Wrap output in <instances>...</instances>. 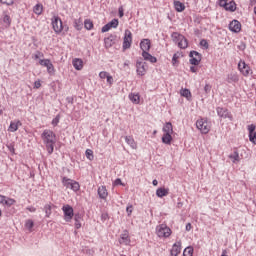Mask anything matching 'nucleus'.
<instances>
[{
  "label": "nucleus",
  "instance_id": "obj_1",
  "mask_svg": "<svg viewBox=\"0 0 256 256\" xmlns=\"http://www.w3.org/2000/svg\"><path fill=\"white\" fill-rule=\"evenodd\" d=\"M41 139L46 146L48 154L52 155L55 149V143H57V135L53 133V130L45 129L41 134Z\"/></svg>",
  "mask_w": 256,
  "mask_h": 256
},
{
  "label": "nucleus",
  "instance_id": "obj_2",
  "mask_svg": "<svg viewBox=\"0 0 256 256\" xmlns=\"http://www.w3.org/2000/svg\"><path fill=\"white\" fill-rule=\"evenodd\" d=\"M52 27L54 33H56L57 35H59V33H62L64 30L66 32L69 31V27L63 26V21L61 20V18H59V16H54L52 18Z\"/></svg>",
  "mask_w": 256,
  "mask_h": 256
},
{
  "label": "nucleus",
  "instance_id": "obj_3",
  "mask_svg": "<svg viewBox=\"0 0 256 256\" xmlns=\"http://www.w3.org/2000/svg\"><path fill=\"white\" fill-rule=\"evenodd\" d=\"M196 127L200 131V133H203L204 135H207V133L211 131V123L205 118L197 120Z\"/></svg>",
  "mask_w": 256,
  "mask_h": 256
},
{
  "label": "nucleus",
  "instance_id": "obj_4",
  "mask_svg": "<svg viewBox=\"0 0 256 256\" xmlns=\"http://www.w3.org/2000/svg\"><path fill=\"white\" fill-rule=\"evenodd\" d=\"M62 184L64 187H66V189H71L75 193H77V191L81 189V185H79V182L67 177L62 178Z\"/></svg>",
  "mask_w": 256,
  "mask_h": 256
},
{
  "label": "nucleus",
  "instance_id": "obj_5",
  "mask_svg": "<svg viewBox=\"0 0 256 256\" xmlns=\"http://www.w3.org/2000/svg\"><path fill=\"white\" fill-rule=\"evenodd\" d=\"M157 236L160 238L171 237V228H169L166 224H160L156 227Z\"/></svg>",
  "mask_w": 256,
  "mask_h": 256
},
{
  "label": "nucleus",
  "instance_id": "obj_6",
  "mask_svg": "<svg viewBox=\"0 0 256 256\" xmlns=\"http://www.w3.org/2000/svg\"><path fill=\"white\" fill-rule=\"evenodd\" d=\"M172 39H174V41L178 42V47L180 49H187L188 42H187V38H185V36H183L177 32H174V33H172Z\"/></svg>",
  "mask_w": 256,
  "mask_h": 256
},
{
  "label": "nucleus",
  "instance_id": "obj_7",
  "mask_svg": "<svg viewBox=\"0 0 256 256\" xmlns=\"http://www.w3.org/2000/svg\"><path fill=\"white\" fill-rule=\"evenodd\" d=\"M216 111L218 117L221 119H229L230 121H233V115H231V112H229L227 108L217 107Z\"/></svg>",
  "mask_w": 256,
  "mask_h": 256
},
{
  "label": "nucleus",
  "instance_id": "obj_8",
  "mask_svg": "<svg viewBox=\"0 0 256 256\" xmlns=\"http://www.w3.org/2000/svg\"><path fill=\"white\" fill-rule=\"evenodd\" d=\"M131 43H133V34L131 33V30H125L123 49H130Z\"/></svg>",
  "mask_w": 256,
  "mask_h": 256
},
{
  "label": "nucleus",
  "instance_id": "obj_9",
  "mask_svg": "<svg viewBox=\"0 0 256 256\" xmlns=\"http://www.w3.org/2000/svg\"><path fill=\"white\" fill-rule=\"evenodd\" d=\"M189 57H190V65H199L201 63V59H202V56H201V53L195 51V50H192L189 54Z\"/></svg>",
  "mask_w": 256,
  "mask_h": 256
},
{
  "label": "nucleus",
  "instance_id": "obj_10",
  "mask_svg": "<svg viewBox=\"0 0 256 256\" xmlns=\"http://www.w3.org/2000/svg\"><path fill=\"white\" fill-rule=\"evenodd\" d=\"M62 211L64 213V219L65 221H67V223H69V221H71V219H73V215H75L73 213V207H71V205L67 204L64 205L62 207Z\"/></svg>",
  "mask_w": 256,
  "mask_h": 256
},
{
  "label": "nucleus",
  "instance_id": "obj_11",
  "mask_svg": "<svg viewBox=\"0 0 256 256\" xmlns=\"http://www.w3.org/2000/svg\"><path fill=\"white\" fill-rule=\"evenodd\" d=\"M39 65H42V67L47 68V73L49 75H53L55 73V66H53V63L49 59H41L39 60Z\"/></svg>",
  "mask_w": 256,
  "mask_h": 256
},
{
  "label": "nucleus",
  "instance_id": "obj_12",
  "mask_svg": "<svg viewBox=\"0 0 256 256\" xmlns=\"http://www.w3.org/2000/svg\"><path fill=\"white\" fill-rule=\"evenodd\" d=\"M136 71H137V75H140V77H143V75L147 73V63L138 60L136 62Z\"/></svg>",
  "mask_w": 256,
  "mask_h": 256
},
{
  "label": "nucleus",
  "instance_id": "obj_13",
  "mask_svg": "<svg viewBox=\"0 0 256 256\" xmlns=\"http://www.w3.org/2000/svg\"><path fill=\"white\" fill-rule=\"evenodd\" d=\"M220 7H224L226 11H235L237 9L235 2L227 3V0H219Z\"/></svg>",
  "mask_w": 256,
  "mask_h": 256
},
{
  "label": "nucleus",
  "instance_id": "obj_14",
  "mask_svg": "<svg viewBox=\"0 0 256 256\" xmlns=\"http://www.w3.org/2000/svg\"><path fill=\"white\" fill-rule=\"evenodd\" d=\"M140 49L142 53H148L151 50V40L148 38L142 39L140 42Z\"/></svg>",
  "mask_w": 256,
  "mask_h": 256
},
{
  "label": "nucleus",
  "instance_id": "obj_15",
  "mask_svg": "<svg viewBox=\"0 0 256 256\" xmlns=\"http://www.w3.org/2000/svg\"><path fill=\"white\" fill-rule=\"evenodd\" d=\"M238 69L245 77H247L249 73H251V68L245 63V61H240L238 63Z\"/></svg>",
  "mask_w": 256,
  "mask_h": 256
},
{
  "label": "nucleus",
  "instance_id": "obj_16",
  "mask_svg": "<svg viewBox=\"0 0 256 256\" xmlns=\"http://www.w3.org/2000/svg\"><path fill=\"white\" fill-rule=\"evenodd\" d=\"M119 243L121 245H129V243H131V238H129V231H123V233L120 235Z\"/></svg>",
  "mask_w": 256,
  "mask_h": 256
},
{
  "label": "nucleus",
  "instance_id": "obj_17",
  "mask_svg": "<svg viewBox=\"0 0 256 256\" xmlns=\"http://www.w3.org/2000/svg\"><path fill=\"white\" fill-rule=\"evenodd\" d=\"M229 29L230 31H232L233 33H239V31H241V22L238 20H233L232 22H230L229 24Z\"/></svg>",
  "mask_w": 256,
  "mask_h": 256
},
{
  "label": "nucleus",
  "instance_id": "obj_18",
  "mask_svg": "<svg viewBox=\"0 0 256 256\" xmlns=\"http://www.w3.org/2000/svg\"><path fill=\"white\" fill-rule=\"evenodd\" d=\"M181 253V241H178L173 244L172 249L170 250L171 256H179Z\"/></svg>",
  "mask_w": 256,
  "mask_h": 256
},
{
  "label": "nucleus",
  "instance_id": "obj_19",
  "mask_svg": "<svg viewBox=\"0 0 256 256\" xmlns=\"http://www.w3.org/2000/svg\"><path fill=\"white\" fill-rule=\"evenodd\" d=\"M115 41H117V36L113 34L104 39L106 47H113V45H115Z\"/></svg>",
  "mask_w": 256,
  "mask_h": 256
},
{
  "label": "nucleus",
  "instance_id": "obj_20",
  "mask_svg": "<svg viewBox=\"0 0 256 256\" xmlns=\"http://www.w3.org/2000/svg\"><path fill=\"white\" fill-rule=\"evenodd\" d=\"M21 125H23V123H21V121L14 120L10 123L8 131H10L11 133H15V131H17V129H19V127H21Z\"/></svg>",
  "mask_w": 256,
  "mask_h": 256
},
{
  "label": "nucleus",
  "instance_id": "obj_21",
  "mask_svg": "<svg viewBox=\"0 0 256 256\" xmlns=\"http://www.w3.org/2000/svg\"><path fill=\"white\" fill-rule=\"evenodd\" d=\"M72 65L76 71H81V69H83V60L81 58H74Z\"/></svg>",
  "mask_w": 256,
  "mask_h": 256
},
{
  "label": "nucleus",
  "instance_id": "obj_22",
  "mask_svg": "<svg viewBox=\"0 0 256 256\" xmlns=\"http://www.w3.org/2000/svg\"><path fill=\"white\" fill-rule=\"evenodd\" d=\"M156 195L160 199H163V197H167V195H169V188H163V187L158 188L156 190Z\"/></svg>",
  "mask_w": 256,
  "mask_h": 256
},
{
  "label": "nucleus",
  "instance_id": "obj_23",
  "mask_svg": "<svg viewBox=\"0 0 256 256\" xmlns=\"http://www.w3.org/2000/svg\"><path fill=\"white\" fill-rule=\"evenodd\" d=\"M128 97L130 101L134 103V105H139V103L141 102V96L139 95V93H130Z\"/></svg>",
  "mask_w": 256,
  "mask_h": 256
},
{
  "label": "nucleus",
  "instance_id": "obj_24",
  "mask_svg": "<svg viewBox=\"0 0 256 256\" xmlns=\"http://www.w3.org/2000/svg\"><path fill=\"white\" fill-rule=\"evenodd\" d=\"M142 57L144 61H149L150 63H157V58L149 54V52H142Z\"/></svg>",
  "mask_w": 256,
  "mask_h": 256
},
{
  "label": "nucleus",
  "instance_id": "obj_25",
  "mask_svg": "<svg viewBox=\"0 0 256 256\" xmlns=\"http://www.w3.org/2000/svg\"><path fill=\"white\" fill-rule=\"evenodd\" d=\"M98 195L100 199H107V196L109 195V193L107 192V188L105 186H100L98 188Z\"/></svg>",
  "mask_w": 256,
  "mask_h": 256
},
{
  "label": "nucleus",
  "instance_id": "obj_26",
  "mask_svg": "<svg viewBox=\"0 0 256 256\" xmlns=\"http://www.w3.org/2000/svg\"><path fill=\"white\" fill-rule=\"evenodd\" d=\"M172 134L169 133H164L162 136V143H164V145H171V141H173V136H171Z\"/></svg>",
  "mask_w": 256,
  "mask_h": 256
},
{
  "label": "nucleus",
  "instance_id": "obj_27",
  "mask_svg": "<svg viewBox=\"0 0 256 256\" xmlns=\"http://www.w3.org/2000/svg\"><path fill=\"white\" fill-rule=\"evenodd\" d=\"M174 7L178 13H182V11H185V4H183L182 2L174 1Z\"/></svg>",
  "mask_w": 256,
  "mask_h": 256
},
{
  "label": "nucleus",
  "instance_id": "obj_28",
  "mask_svg": "<svg viewBox=\"0 0 256 256\" xmlns=\"http://www.w3.org/2000/svg\"><path fill=\"white\" fill-rule=\"evenodd\" d=\"M163 133H168V134H172L173 135V124H171V122H167L163 129H162Z\"/></svg>",
  "mask_w": 256,
  "mask_h": 256
},
{
  "label": "nucleus",
  "instance_id": "obj_29",
  "mask_svg": "<svg viewBox=\"0 0 256 256\" xmlns=\"http://www.w3.org/2000/svg\"><path fill=\"white\" fill-rule=\"evenodd\" d=\"M125 141L127 145H130L132 149H135V147H137V144L135 143V139H133V136H125Z\"/></svg>",
  "mask_w": 256,
  "mask_h": 256
},
{
  "label": "nucleus",
  "instance_id": "obj_30",
  "mask_svg": "<svg viewBox=\"0 0 256 256\" xmlns=\"http://www.w3.org/2000/svg\"><path fill=\"white\" fill-rule=\"evenodd\" d=\"M24 227H26L31 233V231H33V227H35V222H33L31 219H28L25 221Z\"/></svg>",
  "mask_w": 256,
  "mask_h": 256
},
{
  "label": "nucleus",
  "instance_id": "obj_31",
  "mask_svg": "<svg viewBox=\"0 0 256 256\" xmlns=\"http://www.w3.org/2000/svg\"><path fill=\"white\" fill-rule=\"evenodd\" d=\"M75 227L76 229H81V216L80 214L74 215Z\"/></svg>",
  "mask_w": 256,
  "mask_h": 256
},
{
  "label": "nucleus",
  "instance_id": "obj_32",
  "mask_svg": "<svg viewBox=\"0 0 256 256\" xmlns=\"http://www.w3.org/2000/svg\"><path fill=\"white\" fill-rule=\"evenodd\" d=\"M33 11H34L35 15H41V13H43V5L36 4L33 8Z\"/></svg>",
  "mask_w": 256,
  "mask_h": 256
},
{
  "label": "nucleus",
  "instance_id": "obj_33",
  "mask_svg": "<svg viewBox=\"0 0 256 256\" xmlns=\"http://www.w3.org/2000/svg\"><path fill=\"white\" fill-rule=\"evenodd\" d=\"M229 158L232 160V163H237L240 159L239 153L234 151L232 154L229 155Z\"/></svg>",
  "mask_w": 256,
  "mask_h": 256
},
{
  "label": "nucleus",
  "instance_id": "obj_34",
  "mask_svg": "<svg viewBox=\"0 0 256 256\" xmlns=\"http://www.w3.org/2000/svg\"><path fill=\"white\" fill-rule=\"evenodd\" d=\"M84 27L87 31H91V29H93V21H91V19H86L84 21Z\"/></svg>",
  "mask_w": 256,
  "mask_h": 256
},
{
  "label": "nucleus",
  "instance_id": "obj_35",
  "mask_svg": "<svg viewBox=\"0 0 256 256\" xmlns=\"http://www.w3.org/2000/svg\"><path fill=\"white\" fill-rule=\"evenodd\" d=\"M110 29H117V27H119V20L118 19H112L109 23H108Z\"/></svg>",
  "mask_w": 256,
  "mask_h": 256
},
{
  "label": "nucleus",
  "instance_id": "obj_36",
  "mask_svg": "<svg viewBox=\"0 0 256 256\" xmlns=\"http://www.w3.org/2000/svg\"><path fill=\"white\" fill-rule=\"evenodd\" d=\"M183 256H193V247H186L183 251Z\"/></svg>",
  "mask_w": 256,
  "mask_h": 256
},
{
  "label": "nucleus",
  "instance_id": "obj_37",
  "mask_svg": "<svg viewBox=\"0 0 256 256\" xmlns=\"http://www.w3.org/2000/svg\"><path fill=\"white\" fill-rule=\"evenodd\" d=\"M227 81L229 83H237V81H239V79L237 78V75H234V74H229L227 76Z\"/></svg>",
  "mask_w": 256,
  "mask_h": 256
},
{
  "label": "nucleus",
  "instance_id": "obj_38",
  "mask_svg": "<svg viewBox=\"0 0 256 256\" xmlns=\"http://www.w3.org/2000/svg\"><path fill=\"white\" fill-rule=\"evenodd\" d=\"M44 211H45V217H51V213H52V210H51V204H46L44 206Z\"/></svg>",
  "mask_w": 256,
  "mask_h": 256
},
{
  "label": "nucleus",
  "instance_id": "obj_39",
  "mask_svg": "<svg viewBox=\"0 0 256 256\" xmlns=\"http://www.w3.org/2000/svg\"><path fill=\"white\" fill-rule=\"evenodd\" d=\"M74 27L75 29H77V31H81V29H83V23L81 22V20H75Z\"/></svg>",
  "mask_w": 256,
  "mask_h": 256
},
{
  "label": "nucleus",
  "instance_id": "obj_40",
  "mask_svg": "<svg viewBox=\"0 0 256 256\" xmlns=\"http://www.w3.org/2000/svg\"><path fill=\"white\" fill-rule=\"evenodd\" d=\"M86 157L89 159V161H93L95 159V156H93V150L87 149L86 150Z\"/></svg>",
  "mask_w": 256,
  "mask_h": 256
},
{
  "label": "nucleus",
  "instance_id": "obj_41",
  "mask_svg": "<svg viewBox=\"0 0 256 256\" xmlns=\"http://www.w3.org/2000/svg\"><path fill=\"white\" fill-rule=\"evenodd\" d=\"M16 202L17 201H15V199L13 198H6L4 205H7V207H11V205H15Z\"/></svg>",
  "mask_w": 256,
  "mask_h": 256
},
{
  "label": "nucleus",
  "instance_id": "obj_42",
  "mask_svg": "<svg viewBox=\"0 0 256 256\" xmlns=\"http://www.w3.org/2000/svg\"><path fill=\"white\" fill-rule=\"evenodd\" d=\"M180 93L182 97H186V98L191 97V91H189V89H183L181 90Z\"/></svg>",
  "mask_w": 256,
  "mask_h": 256
},
{
  "label": "nucleus",
  "instance_id": "obj_43",
  "mask_svg": "<svg viewBox=\"0 0 256 256\" xmlns=\"http://www.w3.org/2000/svg\"><path fill=\"white\" fill-rule=\"evenodd\" d=\"M249 141L256 145V132H253L252 134H249Z\"/></svg>",
  "mask_w": 256,
  "mask_h": 256
},
{
  "label": "nucleus",
  "instance_id": "obj_44",
  "mask_svg": "<svg viewBox=\"0 0 256 256\" xmlns=\"http://www.w3.org/2000/svg\"><path fill=\"white\" fill-rule=\"evenodd\" d=\"M61 119V117L59 115H57L53 120H52V125L54 127H57L59 125V120Z\"/></svg>",
  "mask_w": 256,
  "mask_h": 256
},
{
  "label": "nucleus",
  "instance_id": "obj_45",
  "mask_svg": "<svg viewBox=\"0 0 256 256\" xmlns=\"http://www.w3.org/2000/svg\"><path fill=\"white\" fill-rule=\"evenodd\" d=\"M255 129H256V126L254 124L248 125L249 135H251L252 133H255Z\"/></svg>",
  "mask_w": 256,
  "mask_h": 256
},
{
  "label": "nucleus",
  "instance_id": "obj_46",
  "mask_svg": "<svg viewBox=\"0 0 256 256\" xmlns=\"http://www.w3.org/2000/svg\"><path fill=\"white\" fill-rule=\"evenodd\" d=\"M3 21L6 25H11V17H9V15H4Z\"/></svg>",
  "mask_w": 256,
  "mask_h": 256
},
{
  "label": "nucleus",
  "instance_id": "obj_47",
  "mask_svg": "<svg viewBox=\"0 0 256 256\" xmlns=\"http://www.w3.org/2000/svg\"><path fill=\"white\" fill-rule=\"evenodd\" d=\"M99 77H100V79H107V77H109V73L102 71L99 73Z\"/></svg>",
  "mask_w": 256,
  "mask_h": 256
},
{
  "label": "nucleus",
  "instance_id": "obj_48",
  "mask_svg": "<svg viewBox=\"0 0 256 256\" xmlns=\"http://www.w3.org/2000/svg\"><path fill=\"white\" fill-rule=\"evenodd\" d=\"M211 89H212L211 84H206V85L204 86V91H205L206 94L211 93Z\"/></svg>",
  "mask_w": 256,
  "mask_h": 256
},
{
  "label": "nucleus",
  "instance_id": "obj_49",
  "mask_svg": "<svg viewBox=\"0 0 256 256\" xmlns=\"http://www.w3.org/2000/svg\"><path fill=\"white\" fill-rule=\"evenodd\" d=\"M201 47H205V49H209V43H207V40L203 39L200 41Z\"/></svg>",
  "mask_w": 256,
  "mask_h": 256
},
{
  "label": "nucleus",
  "instance_id": "obj_50",
  "mask_svg": "<svg viewBox=\"0 0 256 256\" xmlns=\"http://www.w3.org/2000/svg\"><path fill=\"white\" fill-rule=\"evenodd\" d=\"M110 29H111V26H109V24L107 23L102 27V33H107V31H109Z\"/></svg>",
  "mask_w": 256,
  "mask_h": 256
},
{
  "label": "nucleus",
  "instance_id": "obj_51",
  "mask_svg": "<svg viewBox=\"0 0 256 256\" xmlns=\"http://www.w3.org/2000/svg\"><path fill=\"white\" fill-rule=\"evenodd\" d=\"M3 5H13V0H0Z\"/></svg>",
  "mask_w": 256,
  "mask_h": 256
},
{
  "label": "nucleus",
  "instance_id": "obj_52",
  "mask_svg": "<svg viewBox=\"0 0 256 256\" xmlns=\"http://www.w3.org/2000/svg\"><path fill=\"white\" fill-rule=\"evenodd\" d=\"M126 213L128 215H131V213H133V205H128L126 208Z\"/></svg>",
  "mask_w": 256,
  "mask_h": 256
},
{
  "label": "nucleus",
  "instance_id": "obj_53",
  "mask_svg": "<svg viewBox=\"0 0 256 256\" xmlns=\"http://www.w3.org/2000/svg\"><path fill=\"white\" fill-rule=\"evenodd\" d=\"M107 79V83L110 85H113V76H111L110 74H108V76L106 77Z\"/></svg>",
  "mask_w": 256,
  "mask_h": 256
},
{
  "label": "nucleus",
  "instance_id": "obj_54",
  "mask_svg": "<svg viewBox=\"0 0 256 256\" xmlns=\"http://www.w3.org/2000/svg\"><path fill=\"white\" fill-rule=\"evenodd\" d=\"M118 13H119V17H123L125 15L124 10H123V6H120L118 8Z\"/></svg>",
  "mask_w": 256,
  "mask_h": 256
},
{
  "label": "nucleus",
  "instance_id": "obj_55",
  "mask_svg": "<svg viewBox=\"0 0 256 256\" xmlns=\"http://www.w3.org/2000/svg\"><path fill=\"white\" fill-rule=\"evenodd\" d=\"M6 199H7L6 196L0 194V203H1L2 205H5Z\"/></svg>",
  "mask_w": 256,
  "mask_h": 256
},
{
  "label": "nucleus",
  "instance_id": "obj_56",
  "mask_svg": "<svg viewBox=\"0 0 256 256\" xmlns=\"http://www.w3.org/2000/svg\"><path fill=\"white\" fill-rule=\"evenodd\" d=\"M27 211H30V213H35V211H37V208L33 207V206H28Z\"/></svg>",
  "mask_w": 256,
  "mask_h": 256
},
{
  "label": "nucleus",
  "instance_id": "obj_57",
  "mask_svg": "<svg viewBox=\"0 0 256 256\" xmlns=\"http://www.w3.org/2000/svg\"><path fill=\"white\" fill-rule=\"evenodd\" d=\"M40 87H41V81H39V80H38V81H35V82H34V88H35V89H39Z\"/></svg>",
  "mask_w": 256,
  "mask_h": 256
},
{
  "label": "nucleus",
  "instance_id": "obj_58",
  "mask_svg": "<svg viewBox=\"0 0 256 256\" xmlns=\"http://www.w3.org/2000/svg\"><path fill=\"white\" fill-rule=\"evenodd\" d=\"M177 63V54H174L172 57V65H175Z\"/></svg>",
  "mask_w": 256,
  "mask_h": 256
},
{
  "label": "nucleus",
  "instance_id": "obj_59",
  "mask_svg": "<svg viewBox=\"0 0 256 256\" xmlns=\"http://www.w3.org/2000/svg\"><path fill=\"white\" fill-rule=\"evenodd\" d=\"M114 183L115 185H123V182H121L120 178H117Z\"/></svg>",
  "mask_w": 256,
  "mask_h": 256
},
{
  "label": "nucleus",
  "instance_id": "obj_60",
  "mask_svg": "<svg viewBox=\"0 0 256 256\" xmlns=\"http://www.w3.org/2000/svg\"><path fill=\"white\" fill-rule=\"evenodd\" d=\"M191 73H197V68L195 66L190 67Z\"/></svg>",
  "mask_w": 256,
  "mask_h": 256
},
{
  "label": "nucleus",
  "instance_id": "obj_61",
  "mask_svg": "<svg viewBox=\"0 0 256 256\" xmlns=\"http://www.w3.org/2000/svg\"><path fill=\"white\" fill-rule=\"evenodd\" d=\"M41 55H43L41 52H37V53L34 55V59H39V57H41Z\"/></svg>",
  "mask_w": 256,
  "mask_h": 256
},
{
  "label": "nucleus",
  "instance_id": "obj_62",
  "mask_svg": "<svg viewBox=\"0 0 256 256\" xmlns=\"http://www.w3.org/2000/svg\"><path fill=\"white\" fill-rule=\"evenodd\" d=\"M186 231H191V223L186 224Z\"/></svg>",
  "mask_w": 256,
  "mask_h": 256
},
{
  "label": "nucleus",
  "instance_id": "obj_63",
  "mask_svg": "<svg viewBox=\"0 0 256 256\" xmlns=\"http://www.w3.org/2000/svg\"><path fill=\"white\" fill-rule=\"evenodd\" d=\"M152 184L154 185V187H157V185H159V181L155 179L152 181Z\"/></svg>",
  "mask_w": 256,
  "mask_h": 256
},
{
  "label": "nucleus",
  "instance_id": "obj_64",
  "mask_svg": "<svg viewBox=\"0 0 256 256\" xmlns=\"http://www.w3.org/2000/svg\"><path fill=\"white\" fill-rule=\"evenodd\" d=\"M67 102H68V103H71V104H73V98H71V97H68V98H67Z\"/></svg>",
  "mask_w": 256,
  "mask_h": 256
}]
</instances>
